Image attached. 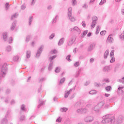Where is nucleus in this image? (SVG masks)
<instances>
[{
  "label": "nucleus",
  "mask_w": 124,
  "mask_h": 124,
  "mask_svg": "<svg viewBox=\"0 0 124 124\" xmlns=\"http://www.w3.org/2000/svg\"><path fill=\"white\" fill-rule=\"evenodd\" d=\"M115 122V117L111 114H107L102 117V124H113Z\"/></svg>",
  "instance_id": "obj_1"
},
{
  "label": "nucleus",
  "mask_w": 124,
  "mask_h": 124,
  "mask_svg": "<svg viewBox=\"0 0 124 124\" xmlns=\"http://www.w3.org/2000/svg\"><path fill=\"white\" fill-rule=\"evenodd\" d=\"M7 70H8V65H7V63H5L3 64L1 72H0V80H1L2 77H4L6 75Z\"/></svg>",
  "instance_id": "obj_2"
},
{
  "label": "nucleus",
  "mask_w": 124,
  "mask_h": 124,
  "mask_svg": "<svg viewBox=\"0 0 124 124\" xmlns=\"http://www.w3.org/2000/svg\"><path fill=\"white\" fill-rule=\"evenodd\" d=\"M70 31H72V32L77 33V34H80L81 33V30L77 26H75L73 28H71Z\"/></svg>",
  "instance_id": "obj_3"
},
{
  "label": "nucleus",
  "mask_w": 124,
  "mask_h": 124,
  "mask_svg": "<svg viewBox=\"0 0 124 124\" xmlns=\"http://www.w3.org/2000/svg\"><path fill=\"white\" fill-rule=\"evenodd\" d=\"M76 90V85H75L73 88L70 89L69 91H65V93H64V98H67V97H68L70 93H72V91H75Z\"/></svg>",
  "instance_id": "obj_4"
},
{
  "label": "nucleus",
  "mask_w": 124,
  "mask_h": 124,
  "mask_svg": "<svg viewBox=\"0 0 124 124\" xmlns=\"http://www.w3.org/2000/svg\"><path fill=\"white\" fill-rule=\"evenodd\" d=\"M74 42H75V38H74V36H70L67 42L68 46H71Z\"/></svg>",
  "instance_id": "obj_5"
},
{
  "label": "nucleus",
  "mask_w": 124,
  "mask_h": 124,
  "mask_svg": "<svg viewBox=\"0 0 124 124\" xmlns=\"http://www.w3.org/2000/svg\"><path fill=\"white\" fill-rule=\"evenodd\" d=\"M93 121V117L92 116H87L84 118V121L86 123H92Z\"/></svg>",
  "instance_id": "obj_6"
},
{
  "label": "nucleus",
  "mask_w": 124,
  "mask_h": 124,
  "mask_svg": "<svg viewBox=\"0 0 124 124\" xmlns=\"http://www.w3.org/2000/svg\"><path fill=\"white\" fill-rule=\"evenodd\" d=\"M92 23L91 24L92 28H94L96 25V21H97V17L96 16H93L92 18Z\"/></svg>",
  "instance_id": "obj_7"
},
{
  "label": "nucleus",
  "mask_w": 124,
  "mask_h": 124,
  "mask_svg": "<svg viewBox=\"0 0 124 124\" xmlns=\"http://www.w3.org/2000/svg\"><path fill=\"white\" fill-rule=\"evenodd\" d=\"M95 45H96L95 43H93L91 44H90L88 48V52H92V51H93V49L95 48Z\"/></svg>",
  "instance_id": "obj_8"
},
{
  "label": "nucleus",
  "mask_w": 124,
  "mask_h": 124,
  "mask_svg": "<svg viewBox=\"0 0 124 124\" xmlns=\"http://www.w3.org/2000/svg\"><path fill=\"white\" fill-rule=\"evenodd\" d=\"M9 114V111H8L6 115H5V118H3L1 122V124H8V121L6 119L7 116Z\"/></svg>",
  "instance_id": "obj_9"
},
{
  "label": "nucleus",
  "mask_w": 124,
  "mask_h": 124,
  "mask_svg": "<svg viewBox=\"0 0 124 124\" xmlns=\"http://www.w3.org/2000/svg\"><path fill=\"white\" fill-rule=\"evenodd\" d=\"M42 46H40L39 48L38 49L37 52L36 54V58L37 59H38L39 57H40V55H41V53H42Z\"/></svg>",
  "instance_id": "obj_10"
},
{
  "label": "nucleus",
  "mask_w": 124,
  "mask_h": 124,
  "mask_svg": "<svg viewBox=\"0 0 124 124\" xmlns=\"http://www.w3.org/2000/svg\"><path fill=\"white\" fill-rule=\"evenodd\" d=\"M44 104H45V101L40 99L38 101V106H37V108H38V109H39L40 107L44 105Z\"/></svg>",
  "instance_id": "obj_11"
},
{
  "label": "nucleus",
  "mask_w": 124,
  "mask_h": 124,
  "mask_svg": "<svg viewBox=\"0 0 124 124\" xmlns=\"http://www.w3.org/2000/svg\"><path fill=\"white\" fill-rule=\"evenodd\" d=\"M26 59L25 61L27 62L28 61L27 60H28V59H30V58H31V50H28L26 52Z\"/></svg>",
  "instance_id": "obj_12"
},
{
  "label": "nucleus",
  "mask_w": 124,
  "mask_h": 124,
  "mask_svg": "<svg viewBox=\"0 0 124 124\" xmlns=\"http://www.w3.org/2000/svg\"><path fill=\"white\" fill-rule=\"evenodd\" d=\"M107 41L109 43H113L114 41V39H113V36L112 35H109L107 39Z\"/></svg>",
  "instance_id": "obj_13"
},
{
  "label": "nucleus",
  "mask_w": 124,
  "mask_h": 124,
  "mask_svg": "<svg viewBox=\"0 0 124 124\" xmlns=\"http://www.w3.org/2000/svg\"><path fill=\"white\" fill-rule=\"evenodd\" d=\"M65 39L64 38H62L60 39L59 42H58V46H62L64 43Z\"/></svg>",
  "instance_id": "obj_14"
},
{
  "label": "nucleus",
  "mask_w": 124,
  "mask_h": 124,
  "mask_svg": "<svg viewBox=\"0 0 124 124\" xmlns=\"http://www.w3.org/2000/svg\"><path fill=\"white\" fill-rule=\"evenodd\" d=\"M105 103L104 102H101L100 103H99L97 106L98 107V108H99V109H100V110L101 109V108H103V107H104V105H105Z\"/></svg>",
  "instance_id": "obj_15"
},
{
  "label": "nucleus",
  "mask_w": 124,
  "mask_h": 124,
  "mask_svg": "<svg viewBox=\"0 0 124 124\" xmlns=\"http://www.w3.org/2000/svg\"><path fill=\"white\" fill-rule=\"evenodd\" d=\"M4 41H7V32H4L2 34Z\"/></svg>",
  "instance_id": "obj_16"
},
{
  "label": "nucleus",
  "mask_w": 124,
  "mask_h": 124,
  "mask_svg": "<svg viewBox=\"0 0 124 124\" xmlns=\"http://www.w3.org/2000/svg\"><path fill=\"white\" fill-rule=\"evenodd\" d=\"M103 70L104 72H109V71L111 70L110 66H106L105 67H104Z\"/></svg>",
  "instance_id": "obj_17"
},
{
  "label": "nucleus",
  "mask_w": 124,
  "mask_h": 124,
  "mask_svg": "<svg viewBox=\"0 0 124 124\" xmlns=\"http://www.w3.org/2000/svg\"><path fill=\"white\" fill-rule=\"evenodd\" d=\"M16 24H17L16 21H14V22L12 23V26L11 27V31H14V29H15Z\"/></svg>",
  "instance_id": "obj_18"
},
{
  "label": "nucleus",
  "mask_w": 124,
  "mask_h": 124,
  "mask_svg": "<svg viewBox=\"0 0 124 124\" xmlns=\"http://www.w3.org/2000/svg\"><path fill=\"white\" fill-rule=\"evenodd\" d=\"M82 104V102L81 101H78L74 105L75 108H78L81 106V105Z\"/></svg>",
  "instance_id": "obj_19"
},
{
  "label": "nucleus",
  "mask_w": 124,
  "mask_h": 124,
  "mask_svg": "<svg viewBox=\"0 0 124 124\" xmlns=\"http://www.w3.org/2000/svg\"><path fill=\"white\" fill-rule=\"evenodd\" d=\"M25 119H26V117H25L24 115L20 114L19 115V121H20V122H24V121H25Z\"/></svg>",
  "instance_id": "obj_20"
},
{
  "label": "nucleus",
  "mask_w": 124,
  "mask_h": 124,
  "mask_svg": "<svg viewBox=\"0 0 124 124\" xmlns=\"http://www.w3.org/2000/svg\"><path fill=\"white\" fill-rule=\"evenodd\" d=\"M109 56V50H107L104 53V58L105 60H106L107 59L108 57Z\"/></svg>",
  "instance_id": "obj_21"
},
{
  "label": "nucleus",
  "mask_w": 124,
  "mask_h": 124,
  "mask_svg": "<svg viewBox=\"0 0 124 124\" xmlns=\"http://www.w3.org/2000/svg\"><path fill=\"white\" fill-rule=\"evenodd\" d=\"M93 111H95L96 113H99V111H100V109H99V108L97 106V105H96L94 108H93Z\"/></svg>",
  "instance_id": "obj_22"
},
{
  "label": "nucleus",
  "mask_w": 124,
  "mask_h": 124,
  "mask_svg": "<svg viewBox=\"0 0 124 124\" xmlns=\"http://www.w3.org/2000/svg\"><path fill=\"white\" fill-rule=\"evenodd\" d=\"M33 20V16H30L29 18V26L31 27V23H32V20Z\"/></svg>",
  "instance_id": "obj_23"
},
{
  "label": "nucleus",
  "mask_w": 124,
  "mask_h": 124,
  "mask_svg": "<svg viewBox=\"0 0 124 124\" xmlns=\"http://www.w3.org/2000/svg\"><path fill=\"white\" fill-rule=\"evenodd\" d=\"M68 110V108L65 107L62 108L60 109V112L62 113H64Z\"/></svg>",
  "instance_id": "obj_24"
},
{
  "label": "nucleus",
  "mask_w": 124,
  "mask_h": 124,
  "mask_svg": "<svg viewBox=\"0 0 124 124\" xmlns=\"http://www.w3.org/2000/svg\"><path fill=\"white\" fill-rule=\"evenodd\" d=\"M68 16H71L72 15V8L69 7L68 9Z\"/></svg>",
  "instance_id": "obj_25"
},
{
  "label": "nucleus",
  "mask_w": 124,
  "mask_h": 124,
  "mask_svg": "<svg viewBox=\"0 0 124 124\" xmlns=\"http://www.w3.org/2000/svg\"><path fill=\"white\" fill-rule=\"evenodd\" d=\"M53 63L54 62H50L48 65V70L51 71L52 69H53Z\"/></svg>",
  "instance_id": "obj_26"
},
{
  "label": "nucleus",
  "mask_w": 124,
  "mask_h": 124,
  "mask_svg": "<svg viewBox=\"0 0 124 124\" xmlns=\"http://www.w3.org/2000/svg\"><path fill=\"white\" fill-rule=\"evenodd\" d=\"M57 58V55H53L50 57H49V62H53V60H55Z\"/></svg>",
  "instance_id": "obj_27"
},
{
  "label": "nucleus",
  "mask_w": 124,
  "mask_h": 124,
  "mask_svg": "<svg viewBox=\"0 0 124 124\" xmlns=\"http://www.w3.org/2000/svg\"><path fill=\"white\" fill-rule=\"evenodd\" d=\"M68 19H69V20L71 21V22H74V21H75V20H76V18H75V17H74L73 16H68Z\"/></svg>",
  "instance_id": "obj_28"
},
{
  "label": "nucleus",
  "mask_w": 124,
  "mask_h": 124,
  "mask_svg": "<svg viewBox=\"0 0 124 124\" xmlns=\"http://www.w3.org/2000/svg\"><path fill=\"white\" fill-rule=\"evenodd\" d=\"M106 92H111L112 91V87L111 86H108L105 87Z\"/></svg>",
  "instance_id": "obj_29"
},
{
  "label": "nucleus",
  "mask_w": 124,
  "mask_h": 124,
  "mask_svg": "<svg viewBox=\"0 0 124 124\" xmlns=\"http://www.w3.org/2000/svg\"><path fill=\"white\" fill-rule=\"evenodd\" d=\"M88 32H89L88 30H86L84 31L83 32L82 34L81 35V37H84V36H86V35L88 33Z\"/></svg>",
  "instance_id": "obj_30"
},
{
  "label": "nucleus",
  "mask_w": 124,
  "mask_h": 124,
  "mask_svg": "<svg viewBox=\"0 0 124 124\" xmlns=\"http://www.w3.org/2000/svg\"><path fill=\"white\" fill-rule=\"evenodd\" d=\"M65 81V78H63L60 80L58 85L63 84V83H64Z\"/></svg>",
  "instance_id": "obj_31"
},
{
  "label": "nucleus",
  "mask_w": 124,
  "mask_h": 124,
  "mask_svg": "<svg viewBox=\"0 0 124 124\" xmlns=\"http://www.w3.org/2000/svg\"><path fill=\"white\" fill-rule=\"evenodd\" d=\"M20 108L22 111H24L25 112L27 111V110L26 109V106L24 104L21 105Z\"/></svg>",
  "instance_id": "obj_32"
},
{
  "label": "nucleus",
  "mask_w": 124,
  "mask_h": 124,
  "mask_svg": "<svg viewBox=\"0 0 124 124\" xmlns=\"http://www.w3.org/2000/svg\"><path fill=\"white\" fill-rule=\"evenodd\" d=\"M99 31H100V26H98L96 27V30L95 32L96 34H98L99 33Z\"/></svg>",
  "instance_id": "obj_33"
},
{
  "label": "nucleus",
  "mask_w": 124,
  "mask_h": 124,
  "mask_svg": "<svg viewBox=\"0 0 124 124\" xmlns=\"http://www.w3.org/2000/svg\"><path fill=\"white\" fill-rule=\"evenodd\" d=\"M19 59H20V57H19L18 56H16L14 57L13 61L14 62H18L19 61Z\"/></svg>",
  "instance_id": "obj_34"
},
{
  "label": "nucleus",
  "mask_w": 124,
  "mask_h": 124,
  "mask_svg": "<svg viewBox=\"0 0 124 124\" xmlns=\"http://www.w3.org/2000/svg\"><path fill=\"white\" fill-rule=\"evenodd\" d=\"M97 93V92L96 91L93 90L90 91L89 93L90 94H92V95H93V94H96Z\"/></svg>",
  "instance_id": "obj_35"
},
{
  "label": "nucleus",
  "mask_w": 124,
  "mask_h": 124,
  "mask_svg": "<svg viewBox=\"0 0 124 124\" xmlns=\"http://www.w3.org/2000/svg\"><path fill=\"white\" fill-rule=\"evenodd\" d=\"M57 20H58V16H55L52 20V24H55L56 22H57Z\"/></svg>",
  "instance_id": "obj_36"
},
{
  "label": "nucleus",
  "mask_w": 124,
  "mask_h": 124,
  "mask_svg": "<svg viewBox=\"0 0 124 124\" xmlns=\"http://www.w3.org/2000/svg\"><path fill=\"white\" fill-rule=\"evenodd\" d=\"M61 72V68L59 67H57L56 68L55 70V72L56 73H59Z\"/></svg>",
  "instance_id": "obj_37"
},
{
  "label": "nucleus",
  "mask_w": 124,
  "mask_h": 124,
  "mask_svg": "<svg viewBox=\"0 0 124 124\" xmlns=\"http://www.w3.org/2000/svg\"><path fill=\"white\" fill-rule=\"evenodd\" d=\"M11 50H12V48H11V46H8L6 48V51H7V52H10Z\"/></svg>",
  "instance_id": "obj_38"
},
{
  "label": "nucleus",
  "mask_w": 124,
  "mask_h": 124,
  "mask_svg": "<svg viewBox=\"0 0 124 124\" xmlns=\"http://www.w3.org/2000/svg\"><path fill=\"white\" fill-rule=\"evenodd\" d=\"M27 7V5L26 4H23L21 6V10H25Z\"/></svg>",
  "instance_id": "obj_39"
},
{
  "label": "nucleus",
  "mask_w": 124,
  "mask_h": 124,
  "mask_svg": "<svg viewBox=\"0 0 124 124\" xmlns=\"http://www.w3.org/2000/svg\"><path fill=\"white\" fill-rule=\"evenodd\" d=\"M102 83H104V82H105V83H109L110 81L109 80V78H104L102 79Z\"/></svg>",
  "instance_id": "obj_40"
},
{
  "label": "nucleus",
  "mask_w": 124,
  "mask_h": 124,
  "mask_svg": "<svg viewBox=\"0 0 124 124\" xmlns=\"http://www.w3.org/2000/svg\"><path fill=\"white\" fill-rule=\"evenodd\" d=\"M87 111H88V109H87V108H81V114L87 113Z\"/></svg>",
  "instance_id": "obj_41"
},
{
  "label": "nucleus",
  "mask_w": 124,
  "mask_h": 124,
  "mask_svg": "<svg viewBox=\"0 0 124 124\" xmlns=\"http://www.w3.org/2000/svg\"><path fill=\"white\" fill-rule=\"evenodd\" d=\"M79 65H80V62H77L74 63V66H75V67H78V66H79Z\"/></svg>",
  "instance_id": "obj_42"
},
{
  "label": "nucleus",
  "mask_w": 124,
  "mask_h": 124,
  "mask_svg": "<svg viewBox=\"0 0 124 124\" xmlns=\"http://www.w3.org/2000/svg\"><path fill=\"white\" fill-rule=\"evenodd\" d=\"M45 80H46V78H42L39 80V83H41V84H42L43 81H45Z\"/></svg>",
  "instance_id": "obj_43"
},
{
  "label": "nucleus",
  "mask_w": 124,
  "mask_h": 124,
  "mask_svg": "<svg viewBox=\"0 0 124 124\" xmlns=\"http://www.w3.org/2000/svg\"><path fill=\"white\" fill-rule=\"evenodd\" d=\"M88 4H87L86 3H85L82 6V8H84L85 9H88Z\"/></svg>",
  "instance_id": "obj_44"
},
{
  "label": "nucleus",
  "mask_w": 124,
  "mask_h": 124,
  "mask_svg": "<svg viewBox=\"0 0 124 124\" xmlns=\"http://www.w3.org/2000/svg\"><path fill=\"white\" fill-rule=\"evenodd\" d=\"M9 3H6L5 4V10H8L9 9Z\"/></svg>",
  "instance_id": "obj_45"
},
{
  "label": "nucleus",
  "mask_w": 124,
  "mask_h": 124,
  "mask_svg": "<svg viewBox=\"0 0 124 124\" xmlns=\"http://www.w3.org/2000/svg\"><path fill=\"white\" fill-rule=\"evenodd\" d=\"M114 52H115L114 50H112L110 53V58L114 57Z\"/></svg>",
  "instance_id": "obj_46"
},
{
  "label": "nucleus",
  "mask_w": 124,
  "mask_h": 124,
  "mask_svg": "<svg viewBox=\"0 0 124 124\" xmlns=\"http://www.w3.org/2000/svg\"><path fill=\"white\" fill-rule=\"evenodd\" d=\"M62 118L61 117H59L56 119V122L57 123H62Z\"/></svg>",
  "instance_id": "obj_47"
},
{
  "label": "nucleus",
  "mask_w": 124,
  "mask_h": 124,
  "mask_svg": "<svg viewBox=\"0 0 124 124\" xmlns=\"http://www.w3.org/2000/svg\"><path fill=\"white\" fill-rule=\"evenodd\" d=\"M30 38H31V35H28L26 37V39L25 40L26 42H29V41H30Z\"/></svg>",
  "instance_id": "obj_48"
},
{
  "label": "nucleus",
  "mask_w": 124,
  "mask_h": 124,
  "mask_svg": "<svg viewBox=\"0 0 124 124\" xmlns=\"http://www.w3.org/2000/svg\"><path fill=\"white\" fill-rule=\"evenodd\" d=\"M57 50L56 49H53V50H52L51 51H50V54H51L52 55L54 54H57Z\"/></svg>",
  "instance_id": "obj_49"
},
{
  "label": "nucleus",
  "mask_w": 124,
  "mask_h": 124,
  "mask_svg": "<svg viewBox=\"0 0 124 124\" xmlns=\"http://www.w3.org/2000/svg\"><path fill=\"white\" fill-rule=\"evenodd\" d=\"M106 2V0H101L99 4L100 5H102L104 3H105Z\"/></svg>",
  "instance_id": "obj_50"
},
{
  "label": "nucleus",
  "mask_w": 124,
  "mask_h": 124,
  "mask_svg": "<svg viewBox=\"0 0 124 124\" xmlns=\"http://www.w3.org/2000/svg\"><path fill=\"white\" fill-rule=\"evenodd\" d=\"M77 113L78 114H82V108H78L77 110Z\"/></svg>",
  "instance_id": "obj_51"
},
{
  "label": "nucleus",
  "mask_w": 124,
  "mask_h": 124,
  "mask_svg": "<svg viewBox=\"0 0 124 124\" xmlns=\"http://www.w3.org/2000/svg\"><path fill=\"white\" fill-rule=\"evenodd\" d=\"M120 38L121 39H124V31L120 35Z\"/></svg>",
  "instance_id": "obj_52"
},
{
  "label": "nucleus",
  "mask_w": 124,
  "mask_h": 124,
  "mask_svg": "<svg viewBox=\"0 0 124 124\" xmlns=\"http://www.w3.org/2000/svg\"><path fill=\"white\" fill-rule=\"evenodd\" d=\"M111 59L110 61V63H113V62H115V57H111Z\"/></svg>",
  "instance_id": "obj_53"
},
{
  "label": "nucleus",
  "mask_w": 124,
  "mask_h": 124,
  "mask_svg": "<svg viewBox=\"0 0 124 124\" xmlns=\"http://www.w3.org/2000/svg\"><path fill=\"white\" fill-rule=\"evenodd\" d=\"M94 86H95V87H99V86H100V83L94 82Z\"/></svg>",
  "instance_id": "obj_54"
},
{
  "label": "nucleus",
  "mask_w": 124,
  "mask_h": 124,
  "mask_svg": "<svg viewBox=\"0 0 124 124\" xmlns=\"http://www.w3.org/2000/svg\"><path fill=\"white\" fill-rule=\"evenodd\" d=\"M89 84H91V81L90 80L86 81L84 83V86H89Z\"/></svg>",
  "instance_id": "obj_55"
},
{
  "label": "nucleus",
  "mask_w": 124,
  "mask_h": 124,
  "mask_svg": "<svg viewBox=\"0 0 124 124\" xmlns=\"http://www.w3.org/2000/svg\"><path fill=\"white\" fill-rule=\"evenodd\" d=\"M13 41V38H12V37H10L9 40V43L10 44H11Z\"/></svg>",
  "instance_id": "obj_56"
},
{
  "label": "nucleus",
  "mask_w": 124,
  "mask_h": 124,
  "mask_svg": "<svg viewBox=\"0 0 124 124\" xmlns=\"http://www.w3.org/2000/svg\"><path fill=\"white\" fill-rule=\"evenodd\" d=\"M71 57V56L70 55H68V56H67L66 59V60H67V61H68V62H71V60H70Z\"/></svg>",
  "instance_id": "obj_57"
},
{
  "label": "nucleus",
  "mask_w": 124,
  "mask_h": 124,
  "mask_svg": "<svg viewBox=\"0 0 124 124\" xmlns=\"http://www.w3.org/2000/svg\"><path fill=\"white\" fill-rule=\"evenodd\" d=\"M106 33V31H103L100 32L101 35H104Z\"/></svg>",
  "instance_id": "obj_58"
},
{
  "label": "nucleus",
  "mask_w": 124,
  "mask_h": 124,
  "mask_svg": "<svg viewBox=\"0 0 124 124\" xmlns=\"http://www.w3.org/2000/svg\"><path fill=\"white\" fill-rule=\"evenodd\" d=\"M55 37V34L52 33L50 36H49V39H53Z\"/></svg>",
  "instance_id": "obj_59"
},
{
  "label": "nucleus",
  "mask_w": 124,
  "mask_h": 124,
  "mask_svg": "<svg viewBox=\"0 0 124 124\" xmlns=\"http://www.w3.org/2000/svg\"><path fill=\"white\" fill-rule=\"evenodd\" d=\"M11 92V91L9 89H8L6 90V93L7 94H8L9 93H10Z\"/></svg>",
  "instance_id": "obj_60"
},
{
  "label": "nucleus",
  "mask_w": 124,
  "mask_h": 124,
  "mask_svg": "<svg viewBox=\"0 0 124 124\" xmlns=\"http://www.w3.org/2000/svg\"><path fill=\"white\" fill-rule=\"evenodd\" d=\"M72 3L73 5H75V4H76V3H77V2L76 1V0H72Z\"/></svg>",
  "instance_id": "obj_61"
},
{
  "label": "nucleus",
  "mask_w": 124,
  "mask_h": 124,
  "mask_svg": "<svg viewBox=\"0 0 124 124\" xmlns=\"http://www.w3.org/2000/svg\"><path fill=\"white\" fill-rule=\"evenodd\" d=\"M35 2H36V0H32L31 5H34Z\"/></svg>",
  "instance_id": "obj_62"
},
{
  "label": "nucleus",
  "mask_w": 124,
  "mask_h": 124,
  "mask_svg": "<svg viewBox=\"0 0 124 124\" xmlns=\"http://www.w3.org/2000/svg\"><path fill=\"white\" fill-rule=\"evenodd\" d=\"M81 24L83 28H85L86 27V22H85L84 21H82L81 23Z\"/></svg>",
  "instance_id": "obj_63"
},
{
  "label": "nucleus",
  "mask_w": 124,
  "mask_h": 124,
  "mask_svg": "<svg viewBox=\"0 0 124 124\" xmlns=\"http://www.w3.org/2000/svg\"><path fill=\"white\" fill-rule=\"evenodd\" d=\"M9 98L8 97H7L5 100V103L7 104V103H9Z\"/></svg>",
  "instance_id": "obj_64"
}]
</instances>
